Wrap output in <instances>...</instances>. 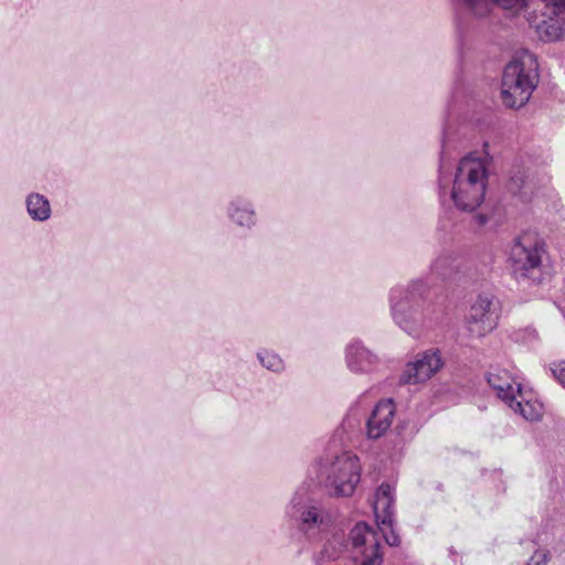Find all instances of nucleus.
<instances>
[{
    "label": "nucleus",
    "mask_w": 565,
    "mask_h": 565,
    "mask_svg": "<svg viewBox=\"0 0 565 565\" xmlns=\"http://www.w3.org/2000/svg\"><path fill=\"white\" fill-rule=\"evenodd\" d=\"M430 278H417L407 286L390 291V308L394 322L407 334L418 338L440 317L441 309L434 299Z\"/></svg>",
    "instance_id": "nucleus-1"
},
{
    "label": "nucleus",
    "mask_w": 565,
    "mask_h": 565,
    "mask_svg": "<svg viewBox=\"0 0 565 565\" xmlns=\"http://www.w3.org/2000/svg\"><path fill=\"white\" fill-rule=\"evenodd\" d=\"M348 553L354 565H382L383 551L377 533L365 522H358L348 536L335 532L322 545L317 565H326Z\"/></svg>",
    "instance_id": "nucleus-2"
},
{
    "label": "nucleus",
    "mask_w": 565,
    "mask_h": 565,
    "mask_svg": "<svg viewBox=\"0 0 565 565\" xmlns=\"http://www.w3.org/2000/svg\"><path fill=\"white\" fill-rule=\"evenodd\" d=\"M539 73L535 56L522 51L504 67L501 85V98L504 106L520 108L524 106L537 85Z\"/></svg>",
    "instance_id": "nucleus-3"
},
{
    "label": "nucleus",
    "mask_w": 565,
    "mask_h": 565,
    "mask_svg": "<svg viewBox=\"0 0 565 565\" xmlns=\"http://www.w3.org/2000/svg\"><path fill=\"white\" fill-rule=\"evenodd\" d=\"M488 169L478 158H462L456 169L450 198L462 212H473L484 201Z\"/></svg>",
    "instance_id": "nucleus-4"
},
{
    "label": "nucleus",
    "mask_w": 565,
    "mask_h": 565,
    "mask_svg": "<svg viewBox=\"0 0 565 565\" xmlns=\"http://www.w3.org/2000/svg\"><path fill=\"white\" fill-rule=\"evenodd\" d=\"M360 479L359 458L351 452H343L333 458L326 457L318 462L317 480L329 495H352Z\"/></svg>",
    "instance_id": "nucleus-5"
},
{
    "label": "nucleus",
    "mask_w": 565,
    "mask_h": 565,
    "mask_svg": "<svg viewBox=\"0 0 565 565\" xmlns=\"http://www.w3.org/2000/svg\"><path fill=\"white\" fill-rule=\"evenodd\" d=\"M543 246L530 234L514 239L510 250V262L516 279L542 280Z\"/></svg>",
    "instance_id": "nucleus-6"
},
{
    "label": "nucleus",
    "mask_w": 565,
    "mask_h": 565,
    "mask_svg": "<svg viewBox=\"0 0 565 565\" xmlns=\"http://www.w3.org/2000/svg\"><path fill=\"white\" fill-rule=\"evenodd\" d=\"M289 514L296 521L299 530L310 540L326 531L330 524V516L322 507L300 494L292 498Z\"/></svg>",
    "instance_id": "nucleus-7"
},
{
    "label": "nucleus",
    "mask_w": 565,
    "mask_h": 565,
    "mask_svg": "<svg viewBox=\"0 0 565 565\" xmlns=\"http://www.w3.org/2000/svg\"><path fill=\"white\" fill-rule=\"evenodd\" d=\"M499 312L500 303L493 295H479L466 318L467 328L471 335L481 338L491 332L498 324Z\"/></svg>",
    "instance_id": "nucleus-8"
},
{
    "label": "nucleus",
    "mask_w": 565,
    "mask_h": 565,
    "mask_svg": "<svg viewBox=\"0 0 565 565\" xmlns=\"http://www.w3.org/2000/svg\"><path fill=\"white\" fill-rule=\"evenodd\" d=\"M394 488L388 483H382L374 495L373 510L383 537L390 546H398L399 536L394 532Z\"/></svg>",
    "instance_id": "nucleus-9"
},
{
    "label": "nucleus",
    "mask_w": 565,
    "mask_h": 565,
    "mask_svg": "<svg viewBox=\"0 0 565 565\" xmlns=\"http://www.w3.org/2000/svg\"><path fill=\"white\" fill-rule=\"evenodd\" d=\"M444 362L438 349H430L417 354L416 359L405 365L401 376L399 384H417L430 379L441 366Z\"/></svg>",
    "instance_id": "nucleus-10"
},
{
    "label": "nucleus",
    "mask_w": 565,
    "mask_h": 565,
    "mask_svg": "<svg viewBox=\"0 0 565 565\" xmlns=\"http://www.w3.org/2000/svg\"><path fill=\"white\" fill-rule=\"evenodd\" d=\"M345 363L354 373H370L377 367L380 358L360 340H352L345 348Z\"/></svg>",
    "instance_id": "nucleus-11"
},
{
    "label": "nucleus",
    "mask_w": 565,
    "mask_h": 565,
    "mask_svg": "<svg viewBox=\"0 0 565 565\" xmlns=\"http://www.w3.org/2000/svg\"><path fill=\"white\" fill-rule=\"evenodd\" d=\"M395 415V405L392 399L379 402L366 422V434L371 439L382 437L391 427Z\"/></svg>",
    "instance_id": "nucleus-12"
},
{
    "label": "nucleus",
    "mask_w": 565,
    "mask_h": 565,
    "mask_svg": "<svg viewBox=\"0 0 565 565\" xmlns=\"http://www.w3.org/2000/svg\"><path fill=\"white\" fill-rule=\"evenodd\" d=\"M226 216L236 226L252 228L257 223V214L253 202L243 196H233L226 205Z\"/></svg>",
    "instance_id": "nucleus-13"
},
{
    "label": "nucleus",
    "mask_w": 565,
    "mask_h": 565,
    "mask_svg": "<svg viewBox=\"0 0 565 565\" xmlns=\"http://www.w3.org/2000/svg\"><path fill=\"white\" fill-rule=\"evenodd\" d=\"M487 381L495 391L498 397L505 402L509 407H514L515 397L522 396L521 384L507 370L489 372Z\"/></svg>",
    "instance_id": "nucleus-14"
},
{
    "label": "nucleus",
    "mask_w": 565,
    "mask_h": 565,
    "mask_svg": "<svg viewBox=\"0 0 565 565\" xmlns=\"http://www.w3.org/2000/svg\"><path fill=\"white\" fill-rule=\"evenodd\" d=\"M458 6L476 18L488 17L499 6L504 10L520 11L527 0H457Z\"/></svg>",
    "instance_id": "nucleus-15"
},
{
    "label": "nucleus",
    "mask_w": 565,
    "mask_h": 565,
    "mask_svg": "<svg viewBox=\"0 0 565 565\" xmlns=\"http://www.w3.org/2000/svg\"><path fill=\"white\" fill-rule=\"evenodd\" d=\"M459 268V259L451 252L440 253L431 263V274L441 280H448L455 277Z\"/></svg>",
    "instance_id": "nucleus-16"
},
{
    "label": "nucleus",
    "mask_w": 565,
    "mask_h": 565,
    "mask_svg": "<svg viewBox=\"0 0 565 565\" xmlns=\"http://www.w3.org/2000/svg\"><path fill=\"white\" fill-rule=\"evenodd\" d=\"M25 205L26 212L33 221L44 222L51 217V204L43 194L30 193L25 199Z\"/></svg>",
    "instance_id": "nucleus-17"
},
{
    "label": "nucleus",
    "mask_w": 565,
    "mask_h": 565,
    "mask_svg": "<svg viewBox=\"0 0 565 565\" xmlns=\"http://www.w3.org/2000/svg\"><path fill=\"white\" fill-rule=\"evenodd\" d=\"M529 183H527V174L523 167H513L509 181L507 183V189L512 195H520L522 199H527Z\"/></svg>",
    "instance_id": "nucleus-18"
},
{
    "label": "nucleus",
    "mask_w": 565,
    "mask_h": 565,
    "mask_svg": "<svg viewBox=\"0 0 565 565\" xmlns=\"http://www.w3.org/2000/svg\"><path fill=\"white\" fill-rule=\"evenodd\" d=\"M257 359L260 364L271 372H281L284 370V361L273 351L260 350L257 353Z\"/></svg>",
    "instance_id": "nucleus-19"
},
{
    "label": "nucleus",
    "mask_w": 565,
    "mask_h": 565,
    "mask_svg": "<svg viewBox=\"0 0 565 565\" xmlns=\"http://www.w3.org/2000/svg\"><path fill=\"white\" fill-rule=\"evenodd\" d=\"M511 408L515 413H519L523 418L531 422L540 419L542 414L541 405L531 404L527 401L523 404L522 401L518 399V397H515L514 407Z\"/></svg>",
    "instance_id": "nucleus-20"
},
{
    "label": "nucleus",
    "mask_w": 565,
    "mask_h": 565,
    "mask_svg": "<svg viewBox=\"0 0 565 565\" xmlns=\"http://www.w3.org/2000/svg\"><path fill=\"white\" fill-rule=\"evenodd\" d=\"M540 30L546 41H556L563 35V29L557 22H544V24L540 26Z\"/></svg>",
    "instance_id": "nucleus-21"
},
{
    "label": "nucleus",
    "mask_w": 565,
    "mask_h": 565,
    "mask_svg": "<svg viewBox=\"0 0 565 565\" xmlns=\"http://www.w3.org/2000/svg\"><path fill=\"white\" fill-rule=\"evenodd\" d=\"M473 222L478 227H484L487 225H495L497 220H494L493 211L483 212L480 211L473 216Z\"/></svg>",
    "instance_id": "nucleus-22"
},
{
    "label": "nucleus",
    "mask_w": 565,
    "mask_h": 565,
    "mask_svg": "<svg viewBox=\"0 0 565 565\" xmlns=\"http://www.w3.org/2000/svg\"><path fill=\"white\" fill-rule=\"evenodd\" d=\"M545 3L548 14L552 19V15H559L565 12V0H542Z\"/></svg>",
    "instance_id": "nucleus-23"
},
{
    "label": "nucleus",
    "mask_w": 565,
    "mask_h": 565,
    "mask_svg": "<svg viewBox=\"0 0 565 565\" xmlns=\"http://www.w3.org/2000/svg\"><path fill=\"white\" fill-rule=\"evenodd\" d=\"M518 339H521L526 343H533L539 339V334L535 329L527 327L519 332Z\"/></svg>",
    "instance_id": "nucleus-24"
},
{
    "label": "nucleus",
    "mask_w": 565,
    "mask_h": 565,
    "mask_svg": "<svg viewBox=\"0 0 565 565\" xmlns=\"http://www.w3.org/2000/svg\"><path fill=\"white\" fill-rule=\"evenodd\" d=\"M548 561V553L545 551H536L534 555L531 557V561L527 565H544Z\"/></svg>",
    "instance_id": "nucleus-25"
},
{
    "label": "nucleus",
    "mask_w": 565,
    "mask_h": 565,
    "mask_svg": "<svg viewBox=\"0 0 565 565\" xmlns=\"http://www.w3.org/2000/svg\"><path fill=\"white\" fill-rule=\"evenodd\" d=\"M559 367V362H554L551 364L550 370L552 372L553 377L562 385L563 380L565 379V372L562 371V374H558L556 370Z\"/></svg>",
    "instance_id": "nucleus-26"
},
{
    "label": "nucleus",
    "mask_w": 565,
    "mask_h": 565,
    "mask_svg": "<svg viewBox=\"0 0 565 565\" xmlns=\"http://www.w3.org/2000/svg\"><path fill=\"white\" fill-rule=\"evenodd\" d=\"M562 371L565 372V361H561L559 367L556 370L558 374H562ZM562 385L565 387V379L563 380Z\"/></svg>",
    "instance_id": "nucleus-27"
},
{
    "label": "nucleus",
    "mask_w": 565,
    "mask_h": 565,
    "mask_svg": "<svg viewBox=\"0 0 565 565\" xmlns=\"http://www.w3.org/2000/svg\"><path fill=\"white\" fill-rule=\"evenodd\" d=\"M439 186H440V195L443 194V191H444V185H443V177L440 175L439 177Z\"/></svg>",
    "instance_id": "nucleus-28"
}]
</instances>
